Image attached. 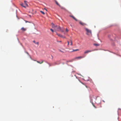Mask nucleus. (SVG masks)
Listing matches in <instances>:
<instances>
[{
  "label": "nucleus",
  "instance_id": "28",
  "mask_svg": "<svg viewBox=\"0 0 121 121\" xmlns=\"http://www.w3.org/2000/svg\"><path fill=\"white\" fill-rule=\"evenodd\" d=\"M85 86L86 87V88H87V86L86 85H85Z\"/></svg>",
  "mask_w": 121,
  "mask_h": 121
},
{
  "label": "nucleus",
  "instance_id": "9",
  "mask_svg": "<svg viewBox=\"0 0 121 121\" xmlns=\"http://www.w3.org/2000/svg\"><path fill=\"white\" fill-rule=\"evenodd\" d=\"M33 43H34L35 44H37L38 46L39 45V43L38 42H36L35 40H34L33 41Z\"/></svg>",
  "mask_w": 121,
  "mask_h": 121
},
{
  "label": "nucleus",
  "instance_id": "24",
  "mask_svg": "<svg viewBox=\"0 0 121 121\" xmlns=\"http://www.w3.org/2000/svg\"><path fill=\"white\" fill-rule=\"evenodd\" d=\"M80 81V82H81L83 84V85H84V84L82 82H80V81Z\"/></svg>",
  "mask_w": 121,
  "mask_h": 121
},
{
  "label": "nucleus",
  "instance_id": "22",
  "mask_svg": "<svg viewBox=\"0 0 121 121\" xmlns=\"http://www.w3.org/2000/svg\"><path fill=\"white\" fill-rule=\"evenodd\" d=\"M50 30H51V31L52 32H54V30H53V29H50Z\"/></svg>",
  "mask_w": 121,
  "mask_h": 121
},
{
  "label": "nucleus",
  "instance_id": "11",
  "mask_svg": "<svg viewBox=\"0 0 121 121\" xmlns=\"http://www.w3.org/2000/svg\"><path fill=\"white\" fill-rule=\"evenodd\" d=\"M20 5L22 7L26 8V6L23 3H22L20 4Z\"/></svg>",
  "mask_w": 121,
  "mask_h": 121
},
{
  "label": "nucleus",
  "instance_id": "10",
  "mask_svg": "<svg viewBox=\"0 0 121 121\" xmlns=\"http://www.w3.org/2000/svg\"><path fill=\"white\" fill-rule=\"evenodd\" d=\"M70 16L71 17H72L73 19L75 21H77V19L76 18L73 16H72V15H70Z\"/></svg>",
  "mask_w": 121,
  "mask_h": 121
},
{
  "label": "nucleus",
  "instance_id": "17",
  "mask_svg": "<svg viewBox=\"0 0 121 121\" xmlns=\"http://www.w3.org/2000/svg\"><path fill=\"white\" fill-rule=\"evenodd\" d=\"M79 50L78 49H76L75 50H73V51H79Z\"/></svg>",
  "mask_w": 121,
  "mask_h": 121
},
{
  "label": "nucleus",
  "instance_id": "30",
  "mask_svg": "<svg viewBox=\"0 0 121 121\" xmlns=\"http://www.w3.org/2000/svg\"><path fill=\"white\" fill-rule=\"evenodd\" d=\"M45 9V10L46 11H47V10L46 9Z\"/></svg>",
  "mask_w": 121,
  "mask_h": 121
},
{
  "label": "nucleus",
  "instance_id": "14",
  "mask_svg": "<svg viewBox=\"0 0 121 121\" xmlns=\"http://www.w3.org/2000/svg\"><path fill=\"white\" fill-rule=\"evenodd\" d=\"M56 35L58 36H59L60 37H62V35H61L60 34H58V33H56Z\"/></svg>",
  "mask_w": 121,
  "mask_h": 121
},
{
  "label": "nucleus",
  "instance_id": "27",
  "mask_svg": "<svg viewBox=\"0 0 121 121\" xmlns=\"http://www.w3.org/2000/svg\"><path fill=\"white\" fill-rule=\"evenodd\" d=\"M25 22H26H26H28V21H25Z\"/></svg>",
  "mask_w": 121,
  "mask_h": 121
},
{
  "label": "nucleus",
  "instance_id": "20",
  "mask_svg": "<svg viewBox=\"0 0 121 121\" xmlns=\"http://www.w3.org/2000/svg\"><path fill=\"white\" fill-rule=\"evenodd\" d=\"M68 31H69V30H68V29L67 28H66V32H68Z\"/></svg>",
  "mask_w": 121,
  "mask_h": 121
},
{
  "label": "nucleus",
  "instance_id": "1",
  "mask_svg": "<svg viewBox=\"0 0 121 121\" xmlns=\"http://www.w3.org/2000/svg\"><path fill=\"white\" fill-rule=\"evenodd\" d=\"M85 29L86 32V34L87 35H92L91 31V30L86 28H85Z\"/></svg>",
  "mask_w": 121,
  "mask_h": 121
},
{
  "label": "nucleus",
  "instance_id": "3",
  "mask_svg": "<svg viewBox=\"0 0 121 121\" xmlns=\"http://www.w3.org/2000/svg\"><path fill=\"white\" fill-rule=\"evenodd\" d=\"M94 50H86V51H85L84 52V53L85 54H87V53H88L89 52H91L92 51H94Z\"/></svg>",
  "mask_w": 121,
  "mask_h": 121
},
{
  "label": "nucleus",
  "instance_id": "8",
  "mask_svg": "<svg viewBox=\"0 0 121 121\" xmlns=\"http://www.w3.org/2000/svg\"><path fill=\"white\" fill-rule=\"evenodd\" d=\"M21 30L23 31H25L26 30V28H24L23 27H22L21 29Z\"/></svg>",
  "mask_w": 121,
  "mask_h": 121
},
{
  "label": "nucleus",
  "instance_id": "21",
  "mask_svg": "<svg viewBox=\"0 0 121 121\" xmlns=\"http://www.w3.org/2000/svg\"><path fill=\"white\" fill-rule=\"evenodd\" d=\"M94 45H95L96 46H98L99 45L98 44H94Z\"/></svg>",
  "mask_w": 121,
  "mask_h": 121
},
{
  "label": "nucleus",
  "instance_id": "26",
  "mask_svg": "<svg viewBox=\"0 0 121 121\" xmlns=\"http://www.w3.org/2000/svg\"><path fill=\"white\" fill-rule=\"evenodd\" d=\"M26 53L28 55H29L28 53L27 52H26Z\"/></svg>",
  "mask_w": 121,
  "mask_h": 121
},
{
  "label": "nucleus",
  "instance_id": "16",
  "mask_svg": "<svg viewBox=\"0 0 121 121\" xmlns=\"http://www.w3.org/2000/svg\"><path fill=\"white\" fill-rule=\"evenodd\" d=\"M59 50V51L60 52H62V53H64V52L63 51H62V50Z\"/></svg>",
  "mask_w": 121,
  "mask_h": 121
},
{
  "label": "nucleus",
  "instance_id": "13",
  "mask_svg": "<svg viewBox=\"0 0 121 121\" xmlns=\"http://www.w3.org/2000/svg\"><path fill=\"white\" fill-rule=\"evenodd\" d=\"M26 2H27L26 1H24V2L25 3L24 5H25L26 7V6H28V5L26 3Z\"/></svg>",
  "mask_w": 121,
  "mask_h": 121
},
{
  "label": "nucleus",
  "instance_id": "7",
  "mask_svg": "<svg viewBox=\"0 0 121 121\" xmlns=\"http://www.w3.org/2000/svg\"><path fill=\"white\" fill-rule=\"evenodd\" d=\"M55 2L56 4L58 6H59L60 7H61V8L62 9H63V7H61L60 5L59 4L58 2L56 1H55Z\"/></svg>",
  "mask_w": 121,
  "mask_h": 121
},
{
  "label": "nucleus",
  "instance_id": "6",
  "mask_svg": "<svg viewBox=\"0 0 121 121\" xmlns=\"http://www.w3.org/2000/svg\"><path fill=\"white\" fill-rule=\"evenodd\" d=\"M34 60V61H36L38 63H39L40 64H42L43 62V61H44L43 60H42L41 62H40L39 61H36L35 60Z\"/></svg>",
  "mask_w": 121,
  "mask_h": 121
},
{
  "label": "nucleus",
  "instance_id": "25",
  "mask_svg": "<svg viewBox=\"0 0 121 121\" xmlns=\"http://www.w3.org/2000/svg\"><path fill=\"white\" fill-rule=\"evenodd\" d=\"M67 43H68V45H69V41H68Z\"/></svg>",
  "mask_w": 121,
  "mask_h": 121
},
{
  "label": "nucleus",
  "instance_id": "2",
  "mask_svg": "<svg viewBox=\"0 0 121 121\" xmlns=\"http://www.w3.org/2000/svg\"><path fill=\"white\" fill-rule=\"evenodd\" d=\"M54 29L56 31H60L62 32H63V30H62L61 28L59 26H58L57 25Z\"/></svg>",
  "mask_w": 121,
  "mask_h": 121
},
{
  "label": "nucleus",
  "instance_id": "15",
  "mask_svg": "<svg viewBox=\"0 0 121 121\" xmlns=\"http://www.w3.org/2000/svg\"><path fill=\"white\" fill-rule=\"evenodd\" d=\"M40 12L42 13L43 14H45V13L43 11H40Z\"/></svg>",
  "mask_w": 121,
  "mask_h": 121
},
{
  "label": "nucleus",
  "instance_id": "4",
  "mask_svg": "<svg viewBox=\"0 0 121 121\" xmlns=\"http://www.w3.org/2000/svg\"><path fill=\"white\" fill-rule=\"evenodd\" d=\"M51 25L52 26V28H54L56 27V26H57L56 25H55L54 24H53V23H52Z\"/></svg>",
  "mask_w": 121,
  "mask_h": 121
},
{
  "label": "nucleus",
  "instance_id": "31",
  "mask_svg": "<svg viewBox=\"0 0 121 121\" xmlns=\"http://www.w3.org/2000/svg\"><path fill=\"white\" fill-rule=\"evenodd\" d=\"M49 64V66H51V65H50V64Z\"/></svg>",
  "mask_w": 121,
  "mask_h": 121
},
{
  "label": "nucleus",
  "instance_id": "29",
  "mask_svg": "<svg viewBox=\"0 0 121 121\" xmlns=\"http://www.w3.org/2000/svg\"><path fill=\"white\" fill-rule=\"evenodd\" d=\"M118 109H119V110H121V108H119Z\"/></svg>",
  "mask_w": 121,
  "mask_h": 121
},
{
  "label": "nucleus",
  "instance_id": "18",
  "mask_svg": "<svg viewBox=\"0 0 121 121\" xmlns=\"http://www.w3.org/2000/svg\"><path fill=\"white\" fill-rule=\"evenodd\" d=\"M61 37L63 38H66V37L65 36H63L62 35Z\"/></svg>",
  "mask_w": 121,
  "mask_h": 121
},
{
  "label": "nucleus",
  "instance_id": "12",
  "mask_svg": "<svg viewBox=\"0 0 121 121\" xmlns=\"http://www.w3.org/2000/svg\"><path fill=\"white\" fill-rule=\"evenodd\" d=\"M84 57L83 56H79L78 57H77L76 58V59H81L83 58Z\"/></svg>",
  "mask_w": 121,
  "mask_h": 121
},
{
  "label": "nucleus",
  "instance_id": "19",
  "mask_svg": "<svg viewBox=\"0 0 121 121\" xmlns=\"http://www.w3.org/2000/svg\"><path fill=\"white\" fill-rule=\"evenodd\" d=\"M92 105H93V106L94 107V108H96V107H95V105H94V104H93V103L92 102Z\"/></svg>",
  "mask_w": 121,
  "mask_h": 121
},
{
  "label": "nucleus",
  "instance_id": "5",
  "mask_svg": "<svg viewBox=\"0 0 121 121\" xmlns=\"http://www.w3.org/2000/svg\"><path fill=\"white\" fill-rule=\"evenodd\" d=\"M79 23L81 25L83 26H84L85 25H86V24L84 23L81 21Z\"/></svg>",
  "mask_w": 121,
  "mask_h": 121
},
{
  "label": "nucleus",
  "instance_id": "23",
  "mask_svg": "<svg viewBox=\"0 0 121 121\" xmlns=\"http://www.w3.org/2000/svg\"><path fill=\"white\" fill-rule=\"evenodd\" d=\"M71 41V45H72V41L71 40H70Z\"/></svg>",
  "mask_w": 121,
  "mask_h": 121
}]
</instances>
